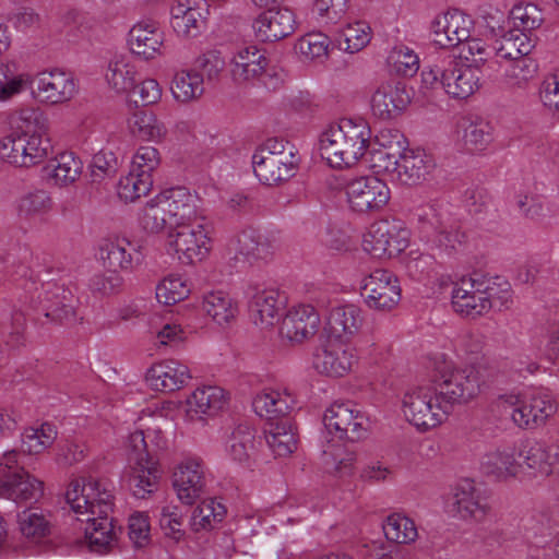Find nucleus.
<instances>
[{"instance_id": "obj_52", "label": "nucleus", "mask_w": 559, "mask_h": 559, "mask_svg": "<svg viewBox=\"0 0 559 559\" xmlns=\"http://www.w3.org/2000/svg\"><path fill=\"white\" fill-rule=\"evenodd\" d=\"M355 455L347 452L341 444H331L322 452V462L329 473L340 477L348 476L353 473Z\"/></svg>"}, {"instance_id": "obj_35", "label": "nucleus", "mask_w": 559, "mask_h": 559, "mask_svg": "<svg viewBox=\"0 0 559 559\" xmlns=\"http://www.w3.org/2000/svg\"><path fill=\"white\" fill-rule=\"evenodd\" d=\"M214 228L204 217L193 223L183 222L169 231L168 245H206L214 241Z\"/></svg>"}, {"instance_id": "obj_22", "label": "nucleus", "mask_w": 559, "mask_h": 559, "mask_svg": "<svg viewBox=\"0 0 559 559\" xmlns=\"http://www.w3.org/2000/svg\"><path fill=\"white\" fill-rule=\"evenodd\" d=\"M319 323L320 318L314 307L299 305L285 314L280 333L290 342L301 343L316 333Z\"/></svg>"}, {"instance_id": "obj_19", "label": "nucleus", "mask_w": 559, "mask_h": 559, "mask_svg": "<svg viewBox=\"0 0 559 559\" xmlns=\"http://www.w3.org/2000/svg\"><path fill=\"white\" fill-rule=\"evenodd\" d=\"M409 102V94L403 83L383 82L371 96V110L379 119L390 120L400 116Z\"/></svg>"}, {"instance_id": "obj_4", "label": "nucleus", "mask_w": 559, "mask_h": 559, "mask_svg": "<svg viewBox=\"0 0 559 559\" xmlns=\"http://www.w3.org/2000/svg\"><path fill=\"white\" fill-rule=\"evenodd\" d=\"M403 413L418 430L427 431L448 417V404H442L433 385L417 386L404 394Z\"/></svg>"}, {"instance_id": "obj_63", "label": "nucleus", "mask_w": 559, "mask_h": 559, "mask_svg": "<svg viewBox=\"0 0 559 559\" xmlns=\"http://www.w3.org/2000/svg\"><path fill=\"white\" fill-rule=\"evenodd\" d=\"M492 55L495 47L491 48L480 38H472L462 41L460 45V56L475 64L474 68L483 66Z\"/></svg>"}, {"instance_id": "obj_9", "label": "nucleus", "mask_w": 559, "mask_h": 559, "mask_svg": "<svg viewBox=\"0 0 559 559\" xmlns=\"http://www.w3.org/2000/svg\"><path fill=\"white\" fill-rule=\"evenodd\" d=\"M347 202L358 213H377L389 203L391 191L388 185L376 176H362L346 186Z\"/></svg>"}, {"instance_id": "obj_13", "label": "nucleus", "mask_w": 559, "mask_h": 559, "mask_svg": "<svg viewBox=\"0 0 559 559\" xmlns=\"http://www.w3.org/2000/svg\"><path fill=\"white\" fill-rule=\"evenodd\" d=\"M34 84L38 99L49 105L68 103L78 92L72 74L59 69L38 73Z\"/></svg>"}, {"instance_id": "obj_61", "label": "nucleus", "mask_w": 559, "mask_h": 559, "mask_svg": "<svg viewBox=\"0 0 559 559\" xmlns=\"http://www.w3.org/2000/svg\"><path fill=\"white\" fill-rule=\"evenodd\" d=\"M330 38L322 33H309L297 44L299 52L309 60H322L328 57Z\"/></svg>"}, {"instance_id": "obj_7", "label": "nucleus", "mask_w": 559, "mask_h": 559, "mask_svg": "<svg viewBox=\"0 0 559 559\" xmlns=\"http://www.w3.org/2000/svg\"><path fill=\"white\" fill-rule=\"evenodd\" d=\"M480 386V374L474 367L444 370L433 385L442 404H448V413L454 404L467 403L476 397Z\"/></svg>"}, {"instance_id": "obj_27", "label": "nucleus", "mask_w": 559, "mask_h": 559, "mask_svg": "<svg viewBox=\"0 0 559 559\" xmlns=\"http://www.w3.org/2000/svg\"><path fill=\"white\" fill-rule=\"evenodd\" d=\"M227 404L225 391L219 386L198 388L187 400V414L193 419L215 416Z\"/></svg>"}, {"instance_id": "obj_60", "label": "nucleus", "mask_w": 559, "mask_h": 559, "mask_svg": "<svg viewBox=\"0 0 559 559\" xmlns=\"http://www.w3.org/2000/svg\"><path fill=\"white\" fill-rule=\"evenodd\" d=\"M19 526L23 536L35 542L50 532L49 521L32 509H26L19 514Z\"/></svg>"}, {"instance_id": "obj_31", "label": "nucleus", "mask_w": 559, "mask_h": 559, "mask_svg": "<svg viewBox=\"0 0 559 559\" xmlns=\"http://www.w3.org/2000/svg\"><path fill=\"white\" fill-rule=\"evenodd\" d=\"M453 506L463 519H474L477 522L483 521L489 511L487 499L471 481H464L456 487Z\"/></svg>"}, {"instance_id": "obj_11", "label": "nucleus", "mask_w": 559, "mask_h": 559, "mask_svg": "<svg viewBox=\"0 0 559 559\" xmlns=\"http://www.w3.org/2000/svg\"><path fill=\"white\" fill-rule=\"evenodd\" d=\"M361 296L370 309L391 311L401 300L399 280L386 270H377L365 277Z\"/></svg>"}, {"instance_id": "obj_26", "label": "nucleus", "mask_w": 559, "mask_h": 559, "mask_svg": "<svg viewBox=\"0 0 559 559\" xmlns=\"http://www.w3.org/2000/svg\"><path fill=\"white\" fill-rule=\"evenodd\" d=\"M158 201L169 219V225L175 226L183 222L197 218L194 198L182 187L171 188L157 195Z\"/></svg>"}, {"instance_id": "obj_15", "label": "nucleus", "mask_w": 559, "mask_h": 559, "mask_svg": "<svg viewBox=\"0 0 559 559\" xmlns=\"http://www.w3.org/2000/svg\"><path fill=\"white\" fill-rule=\"evenodd\" d=\"M47 319L59 324H74L79 321L76 309L79 299L72 292L55 283L45 285V297L40 300Z\"/></svg>"}, {"instance_id": "obj_39", "label": "nucleus", "mask_w": 559, "mask_h": 559, "mask_svg": "<svg viewBox=\"0 0 559 559\" xmlns=\"http://www.w3.org/2000/svg\"><path fill=\"white\" fill-rule=\"evenodd\" d=\"M143 247H100L99 258L109 272L133 269L144 260Z\"/></svg>"}, {"instance_id": "obj_30", "label": "nucleus", "mask_w": 559, "mask_h": 559, "mask_svg": "<svg viewBox=\"0 0 559 559\" xmlns=\"http://www.w3.org/2000/svg\"><path fill=\"white\" fill-rule=\"evenodd\" d=\"M284 300L277 289H265L253 295L249 311L255 324L273 326L284 308Z\"/></svg>"}, {"instance_id": "obj_42", "label": "nucleus", "mask_w": 559, "mask_h": 559, "mask_svg": "<svg viewBox=\"0 0 559 559\" xmlns=\"http://www.w3.org/2000/svg\"><path fill=\"white\" fill-rule=\"evenodd\" d=\"M255 430L247 424L236 426L229 438V453L234 461L248 463L257 452Z\"/></svg>"}, {"instance_id": "obj_16", "label": "nucleus", "mask_w": 559, "mask_h": 559, "mask_svg": "<svg viewBox=\"0 0 559 559\" xmlns=\"http://www.w3.org/2000/svg\"><path fill=\"white\" fill-rule=\"evenodd\" d=\"M472 20L460 11L438 15L431 25L432 41L440 48L460 47L468 39Z\"/></svg>"}, {"instance_id": "obj_45", "label": "nucleus", "mask_w": 559, "mask_h": 559, "mask_svg": "<svg viewBox=\"0 0 559 559\" xmlns=\"http://www.w3.org/2000/svg\"><path fill=\"white\" fill-rule=\"evenodd\" d=\"M252 406L257 415L266 418L269 423L287 418L286 416L292 409L287 397L282 396L281 393L276 391L257 395L252 402Z\"/></svg>"}, {"instance_id": "obj_49", "label": "nucleus", "mask_w": 559, "mask_h": 559, "mask_svg": "<svg viewBox=\"0 0 559 559\" xmlns=\"http://www.w3.org/2000/svg\"><path fill=\"white\" fill-rule=\"evenodd\" d=\"M485 297L490 302V309L507 310L513 302L511 284L502 276H492L480 281Z\"/></svg>"}, {"instance_id": "obj_1", "label": "nucleus", "mask_w": 559, "mask_h": 559, "mask_svg": "<svg viewBox=\"0 0 559 559\" xmlns=\"http://www.w3.org/2000/svg\"><path fill=\"white\" fill-rule=\"evenodd\" d=\"M371 129L362 119L343 118L320 136V154L331 167L354 166L370 146Z\"/></svg>"}, {"instance_id": "obj_29", "label": "nucleus", "mask_w": 559, "mask_h": 559, "mask_svg": "<svg viewBox=\"0 0 559 559\" xmlns=\"http://www.w3.org/2000/svg\"><path fill=\"white\" fill-rule=\"evenodd\" d=\"M412 233L401 219H380L364 234V245H400L411 241Z\"/></svg>"}, {"instance_id": "obj_20", "label": "nucleus", "mask_w": 559, "mask_h": 559, "mask_svg": "<svg viewBox=\"0 0 559 559\" xmlns=\"http://www.w3.org/2000/svg\"><path fill=\"white\" fill-rule=\"evenodd\" d=\"M557 412L556 401L548 394H533L513 408L511 418L522 429H537Z\"/></svg>"}, {"instance_id": "obj_46", "label": "nucleus", "mask_w": 559, "mask_h": 559, "mask_svg": "<svg viewBox=\"0 0 559 559\" xmlns=\"http://www.w3.org/2000/svg\"><path fill=\"white\" fill-rule=\"evenodd\" d=\"M170 90L177 100L187 103L204 93V79L193 69L180 71L175 74Z\"/></svg>"}, {"instance_id": "obj_40", "label": "nucleus", "mask_w": 559, "mask_h": 559, "mask_svg": "<svg viewBox=\"0 0 559 559\" xmlns=\"http://www.w3.org/2000/svg\"><path fill=\"white\" fill-rule=\"evenodd\" d=\"M460 131L462 143L471 153L484 151L492 141V127L481 119H463Z\"/></svg>"}, {"instance_id": "obj_18", "label": "nucleus", "mask_w": 559, "mask_h": 559, "mask_svg": "<svg viewBox=\"0 0 559 559\" xmlns=\"http://www.w3.org/2000/svg\"><path fill=\"white\" fill-rule=\"evenodd\" d=\"M355 362L354 354L335 341H325L313 353L314 369L329 377L347 374Z\"/></svg>"}, {"instance_id": "obj_58", "label": "nucleus", "mask_w": 559, "mask_h": 559, "mask_svg": "<svg viewBox=\"0 0 559 559\" xmlns=\"http://www.w3.org/2000/svg\"><path fill=\"white\" fill-rule=\"evenodd\" d=\"M190 294L187 282L177 275H169L156 287V298L164 305H175L185 300Z\"/></svg>"}, {"instance_id": "obj_36", "label": "nucleus", "mask_w": 559, "mask_h": 559, "mask_svg": "<svg viewBox=\"0 0 559 559\" xmlns=\"http://www.w3.org/2000/svg\"><path fill=\"white\" fill-rule=\"evenodd\" d=\"M535 44L536 38L533 37L532 33L511 28L497 40L495 55L506 60L521 58L522 56H528L534 49Z\"/></svg>"}, {"instance_id": "obj_25", "label": "nucleus", "mask_w": 559, "mask_h": 559, "mask_svg": "<svg viewBox=\"0 0 559 559\" xmlns=\"http://www.w3.org/2000/svg\"><path fill=\"white\" fill-rule=\"evenodd\" d=\"M174 488L179 500L188 506L193 504L204 492V472L199 462L188 460L181 463L174 473Z\"/></svg>"}, {"instance_id": "obj_21", "label": "nucleus", "mask_w": 559, "mask_h": 559, "mask_svg": "<svg viewBox=\"0 0 559 559\" xmlns=\"http://www.w3.org/2000/svg\"><path fill=\"white\" fill-rule=\"evenodd\" d=\"M479 87V70L450 58L443 66V90L453 98L465 99Z\"/></svg>"}, {"instance_id": "obj_54", "label": "nucleus", "mask_w": 559, "mask_h": 559, "mask_svg": "<svg viewBox=\"0 0 559 559\" xmlns=\"http://www.w3.org/2000/svg\"><path fill=\"white\" fill-rule=\"evenodd\" d=\"M153 186V179L147 175H141L130 169L126 177L118 182V195L126 202H133L146 195Z\"/></svg>"}, {"instance_id": "obj_23", "label": "nucleus", "mask_w": 559, "mask_h": 559, "mask_svg": "<svg viewBox=\"0 0 559 559\" xmlns=\"http://www.w3.org/2000/svg\"><path fill=\"white\" fill-rule=\"evenodd\" d=\"M269 60L255 46L241 48L231 60V74L236 81L259 78L265 86L272 74L267 68Z\"/></svg>"}, {"instance_id": "obj_53", "label": "nucleus", "mask_w": 559, "mask_h": 559, "mask_svg": "<svg viewBox=\"0 0 559 559\" xmlns=\"http://www.w3.org/2000/svg\"><path fill=\"white\" fill-rule=\"evenodd\" d=\"M512 63L506 70V83L513 88H523L535 78L538 71L537 62L528 56L510 59Z\"/></svg>"}, {"instance_id": "obj_17", "label": "nucleus", "mask_w": 559, "mask_h": 559, "mask_svg": "<svg viewBox=\"0 0 559 559\" xmlns=\"http://www.w3.org/2000/svg\"><path fill=\"white\" fill-rule=\"evenodd\" d=\"M452 307L462 317L475 319L490 310V302L484 295L480 281L462 278L452 290Z\"/></svg>"}, {"instance_id": "obj_56", "label": "nucleus", "mask_w": 559, "mask_h": 559, "mask_svg": "<svg viewBox=\"0 0 559 559\" xmlns=\"http://www.w3.org/2000/svg\"><path fill=\"white\" fill-rule=\"evenodd\" d=\"M402 134L395 131L396 146L393 151L386 148H376L371 152L372 167L378 173H385L390 175L391 179L394 180V176L397 173L400 160L402 158Z\"/></svg>"}, {"instance_id": "obj_24", "label": "nucleus", "mask_w": 559, "mask_h": 559, "mask_svg": "<svg viewBox=\"0 0 559 559\" xmlns=\"http://www.w3.org/2000/svg\"><path fill=\"white\" fill-rule=\"evenodd\" d=\"M191 379L189 368L173 359L154 364L146 373L151 388L160 392H174L182 389Z\"/></svg>"}, {"instance_id": "obj_55", "label": "nucleus", "mask_w": 559, "mask_h": 559, "mask_svg": "<svg viewBox=\"0 0 559 559\" xmlns=\"http://www.w3.org/2000/svg\"><path fill=\"white\" fill-rule=\"evenodd\" d=\"M49 130V120L39 108H23L17 112L16 130L11 133L38 134L45 136Z\"/></svg>"}, {"instance_id": "obj_32", "label": "nucleus", "mask_w": 559, "mask_h": 559, "mask_svg": "<svg viewBox=\"0 0 559 559\" xmlns=\"http://www.w3.org/2000/svg\"><path fill=\"white\" fill-rule=\"evenodd\" d=\"M419 234L420 240L427 243L443 245L445 242H457L462 245L468 241L465 231H462L456 225H445L436 214H432L431 217L426 215L425 218L420 219Z\"/></svg>"}, {"instance_id": "obj_12", "label": "nucleus", "mask_w": 559, "mask_h": 559, "mask_svg": "<svg viewBox=\"0 0 559 559\" xmlns=\"http://www.w3.org/2000/svg\"><path fill=\"white\" fill-rule=\"evenodd\" d=\"M297 26L295 13L286 7L270 8L252 21L257 40L273 43L290 36Z\"/></svg>"}, {"instance_id": "obj_44", "label": "nucleus", "mask_w": 559, "mask_h": 559, "mask_svg": "<svg viewBox=\"0 0 559 559\" xmlns=\"http://www.w3.org/2000/svg\"><path fill=\"white\" fill-rule=\"evenodd\" d=\"M519 456L522 464L534 476H549L551 469L547 462V443L542 440H526L522 443Z\"/></svg>"}, {"instance_id": "obj_64", "label": "nucleus", "mask_w": 559, "mask_h": 559, "mask_svg": "<svg viewBox=\"0 0 559 559\" xmlns=\"http://www.w3.org/2000/svg\"><path fill=\"white\" fill-rule=\"evenodd\" d=\"M167 224H169L168 216L164 211H162L160 202L156 195L144 207L141 217V225L146 231L156 234L162 231Z\"/></svg>"}, {"instance_id": "obj_10", "label": "nucleus", "mask_w": 559, "mask_h": 559, "mask_svg": "<svg viewBox=\"0 0 559 559\" xmlns=\"http://www.w3.org/2000/svg\"><path fill=\"white\" fill-rule=\"evenodd\" d=\"M323 424L340 439L352 442L359 441L367 436L368 418L353 402H335L324 413Z\"/></svg>"}, {"instance_id": "obj_41", "label": "nucleus", "mask_w": 559, "mask_h": 559, "mask_svg": "<svg viewBox=\"0 0 559 559\" xmlns=\"http://www.w3.org/2000/svg\"><path fill=\"white\" fill-rule=\"evenodd\" d=\"M83 163L72 152H64L45 167L47 175L58 186L74 182L82 173Z\"/></svg>"}, {"instance_id": "obj_47", "label": "nucleus", "mask_w": 559, "mask_h": 559, "mask_svg": "<svg viewBox=\"0 0 559 559\" xmlns=\"http://www.w3.org/2000/svg\"><path fill=\"white\" fill-rule=\"evenodd\" d=\"M203 310L218 325L228 324L235 319L237 307L233 300L223 292H213L204 296Z\"/></svg>"}, {"instance_id": "obj_43", "label": "nucleus", "mask_w": 559, "mask_h": 559, "mask_svg": "<svg viewBox=\"0 0 559 559\" xmlns=\"http://www.w3.org/2000/svg\"><path fill=\"white\" fill-rule=\"evenodd\" d=\"M136 73L130 58L119 56L109 62L106 80L117 92H130L135 88Z\"/></svg>"}, {"instance_id": "obj_2", "label": "nucleus", "mask_w": 559, "mask_h": 559, "mask_svg": "<svg viewBox=\"0 0 559 559\" xmlns=\"http://www.w3.org/2000/svg\"><path fill=\"white\" fill-rule=\"evenodd\" d=\"M298 157L288 142L269 139L252 155V167L257 178L264 185L273 186L294 176Z\"/></svg>"}, {"instance_id": "obj_34", "label": "nucleus", "mask_w": 559, "mask_h": 559, "mask_svg": "<svg viewBox=\"0 0 559 559\" xmlns=\"http://www.w3.org/2000/svg\"><path fill=\"white\" fill-rule=\"evenodd\" d=\"M202 13L194 0H177L171 8V26L182 37H195L203 25Z\"/></svg>"}, {"instance_id": "obj_14", "label": "nucleus", "mask_w": 559, "mask_h": 559, "mask_svg": "<svg viewBox=\"0 0 559 559\" xmlns=\"http://www.w3.org/2000/svg\"><path fill=\"white\" fill-rule=\"evenodd\" d=\"M165 36L159 24L153 20L135 23L128 33L127 44L132 55L152 60L163 55Z\"/></svg>"}, {"instance_id": "obj_51", "label": "nucleus", "mask_w": 559, "mask_h": 559, "mask_svg": "<svg viewBox=\"0 0 559 559\" xmlns=\"http://www.w3.org/2000/svg\"><path fill=\"white\" fill-rule=\"evenodd\" d=\"M481 466L486 474L493 475L499 479L515 476L519 468L513 453L499 449L487 453Z\"/></svg>"}, {"instance_id": "obj_57", "label": "nucleus", "mask_w": 559, "mask_h": 559, "mask_svg": "<svg viewBox=\"0 0 559 559\" xmlns=\"http://www.w3.org/2000/svg\"><path fill=\"white\" fill-rule=\"evenodd\" d=\"M513 28L523 29L525 33L538 28L544 22L542 10L534 3H520L512 8L509 16Z\"/></svg>"}, {"instance_id": "obj_6", "label": "nucleus", "mask_w": 559, "mask_h": 559, "mask_svg": "<svg viewBox=\"0 0 559 559\" xmlns=\"http://www.w3.org/2000/svg\"><path fill=\"white\" fill-rule=\"evenodd\" d=\"M66 500L80 518L109 515L114 510V496L99 480L74 479L66 492Z\"/></svg>"}, {"instance_id": "obj_38", "label": "nucleus", "mask_w": 559, "mask_h": 559, "mask_svg": "<svg viewBox=\"0 0 559 559\" xmlns=\"http://www.w3.org/2000/svg\"><path fill=\"white\" fill-rule=\"evenodd\" d=\"M362 325L360 309L355 305H345L331 310L328 326L337 338L348 337L359 331Z\"/></svg>"}, {"instance_id": "obj_37", "label": "nucleus", "mask_w": 559, "mask_h": 559, "mask_svg": "<svg viewBox=\"0 0 559 559\" xmlns=\"http://www.w3.org/2000/svg\"><path fill=\"white\" fill-rule=\"evenodd\" d=\"M265 440L277 456H287L297 449V432L289 418L269 423Z\"/></svg>"}, {"instance_id": "obj_28", "label": "nucleus", "mask_w": 559, "mask_h": 559, "mask_svg": "<svg viewBox=\"0 0 559 559\" xmlns=\"http://www.w3.org/2000/svg\"><path fill=\"white\" fill-rule=\"evenodd\" d=\"M435 168V160L423 151L404 152L394 180L406 186L420 183Z\"/></svg>"}, {"instance_id": "obj_48", "label": "nucleus", "mask_w": 559, "mask_h": 559, "mask_svg": "<svg viewBox=\"0 0 559 559\" xmlns=\"http://www.w3.org/2000/svg\"><path fill=\"white\" fill-rule=\"evenodd\" d=\"M383 532L389 542L396 544H411L418 537L414 521L400 513H393L386 518Z\"/></svg>"}, {"instance_id": "obj_62", "label": "nucleus", "mask_w": 559, "mask_h": 559, "mask_svg": "<svg viewBox=\"0 0 559 559\" xmlns=\"http://www.w3.org/2000/svg\"><path fill=\"white\" fill-rule=\"evenodd\" d=\"M389 63L403 76H413L419 69V58L411 48L401 45L392 49Z\"/></svg>"}, {"instance_id": "obj_8", "label": "nucleus", "mask_w": 559, "mask_h": 559, "mask_svg": "<svg viewBox=\"0 0 559 559\" xmlns=\"http://www.w3.org/2000/svg\"><path fill=\"white\" fill-rule=\"evenodd\" d=\"M50 142L38 134L10 133L0 140V157L16 167H32L48 155Z\"/></svg>"}, {"instance_id": "obj_3", "label": "nucleus", "mask_w": 559, "mask_h": 559, "mask_svg": "<svg viewBox=\"0 0 559 559\" xmlns=\"http://www.w3.org/2000/svg\"><path fill=\"white\" fill-rule=\"evenodd\" d=\"M127 453L130 463L127 485L134 497L145 499L157 490L162 471L148 455L143 431H134L129 436Z\"/></svg>"}, {"instance_id": "obj_33", "label": "nucleus", "mask_w": 559, "mask_h": 559, "mask_svg": "<svg viewBox=\"0 0 559 559\" xmlns=\"http://www.w3.org/2000/svg\"><path fill=\"white\" fill-rule=\"evenodd\" d=\"M78 520L86 522L84 534L93 551L104 552L116 540L114 520L109 515L79 516Z\"/></svg>"}, {"instance_id": "obj_50", "label": "nucleus", "mask_w": 559, "mask_h": 559, "mask_svg": "<svg viewBox=\"0 0 559 559\" xmlns=\"http://www.w3.org/2000/svg\"><path fill=\"white\" fill-rule=\"evenodd\" d=\"M129 128L133 135L148 141L162 139L166 134L165 126L150 110H140L129 120Z\"/></svg>"}, {"instance_id": "obj_5", "label": "nucleus", "mask_w": 559, "mask_h": 559, "mask_svg": "<svg viewBox=\"0 0 559 559\" xmlns=\"http://www.w3.org/2000/svg\"><path fill=\"white\" fill-rule=\"evenodd\" d=\"M17 457L15 450L0 456V497L16 503L36 501L43 496V483L20 467Z\"/></svg>"}, {"instance_id": "obj_59", "label": "nucleus", "mask_w": 559, "mask_h": 559, "mask_svg": "<svg viewBox=\"0 0 559 559\" xmlns=\"http://www.w3.org/2000/svg\"><path fill=\"white\" fill-rule=\"evenodd\" d=\"M56 435L49 424H43L40 428H28L22 435L23 450L29 454L40 453L53 442Z\"/></svg>"}]
</instances>
